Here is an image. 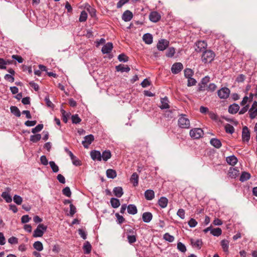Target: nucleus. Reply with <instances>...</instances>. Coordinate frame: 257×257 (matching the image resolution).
Masks as SVG:
<instances>
[{"label": "nucleus", "instance_id": "c756f323", "mask_svg": "<svg viewBox=\"0 0 257 257\" xmlns=\"http://www.w3.org/2000/svg\"><path fill=\"white\" fill-rule=\"evenodd\" d=\"M83 249L85 253H89L91 250V245L88 241H86L83 244Z\"/></svg>", "mask_w": 257, "mask_h": 257}, {"label": "nucleus", "instance_id": "37998d69", "mask_svg": "<svg viewBox=\"0 0 257 257\" xmlns=\"http://www.w3.org/2000/svg\"><path fill=\"white\" fill-rule=\"evenodd\" d=\"M87 18V13L83 11L81 13L80 17H79V21L81 22H85Z\"/></svg>", "mask_w": 257, "mask_h": 257}, {"label": "nucleus", "instance_id": "864d4df0", "mask_svg": "<svg viewBox=\"0 0 257 257\" xmlns=\"http://www.w3.org/2000/svg\"><path fill=\"white\" fill-rule=\"evenodd\" d=\"M62 192L64 195L66 196L67 197H70L71 195V192L69 187H66L62 190Z\"/></svg>", "mask_w": 257, "mask_h": 257}, {"label": "nucleus", "instance_id": "8fccbe9b", "mask_svg": "<svg viewBox=\"0 0 257 257\" xmlns=\"http://www.w3.org/2000/svg\"><path fill=\"white\" fill-rule=\"evenodd\" d=\"M221 245L224 251H227L228 248V241L226 240H222L221 242Z\"/></svg>", "mask_w": 257, "mask_h": 257}, {"label": "nucleus", "instance_id": "72a5a7b5", "mask_svg": "<svg viewBox=\"0 0 257 257\" xmlns=\"http://www.w3.org/2000/svg\"><path fill=\"white\" fill-rule=\"evenodd\" d=\"M106 175L108 178L113 179L116 176V173L113 169H108L106 171Z\"/></svg>", "mask_w": 257, "mask_h": 257}, {"label": "nucleus", "instance_id": "2f4dec72", "mask_svg": "<svg viewBox=\"0 0 257 257\" xmlns=\"http://www.w3.org/2000/svg\"><path fill=\"white\" fill-rule=\"evenodd\" d=\"M110 202L112 207L114 208L118 207L120 204L119 200L114 198H112Z\"/></svg>", "mask_w": 257, "mask_h": 257}, {"label": "nucleus", "instance_id": "13d9d810", "mask_svg": "<svg viewBox=\"0 0 257 257\" xmlns=\"http://www.w3.org/2000/svg\"><path fill=\"white\" fill-rule=\"evenodd\" d=\"M177 215L179 216L181 219H183L185 218V210L183 209H179L178 210Z\"/></svg>", "mask_w": 257, "mask_h": 257}, {"label": "nucleus", "instance_id": "412c9836", "mask_svg": "<svg viewBox=\"0 0 257 257\" xmlns=\"http://www.w3.org/2000/svg\"><path fill=\"white\" fill-rule=\"evenodd\" d=\"M143 39L147 44H151L153 42V36L149 33H147L144 35Z\"/></svg>", "mask_w": 257, "mask_h": 257}, {"label": "nucleus", "instance_id": "338daca9", "mask_svg": "<svg viewBox=\"0 0 257 257\" xmlns=\"http://www.w3.org/2000/svg\"><path fill=\"white\" fill-rule=\"evenodd\" d=\"M31 218L28 215H23L21 218V221L23 223H26L28 222Z\"/></svg>", "mask_w": 257, "mask_h": 257}, {"label": "nucleus", "instance_id": "a878e982", "mask_svg": "<svg viewBox=\"0 0 257 257\" xmlns=\"http://www.w3.org/2000/svg\"><path fill=\"white\" fill-rule=\"evenodd\" d=\"M239 106L238 105L233 104L230 105L228 108V112L231 114L236 113L239 110Z\"/></svg>", "mask_w": 257, "mask_h": 257}, {"label": "nucleus", "instance_id": "3c124183", "mask_svg": "<svg viewBox=\"0 0 257 257\" xmlns=\"http://www.w3.org/2000/svg\"><path fill=\"white\" fill-rule=\"evenodd\" d=\"M175 53V50L173 47H170L167 51L166 56L168 57H172Z\"/></svg>", "mask_w": 257, "mask_h": 257}, {"label": "nucleus", "instance_id": "6e6552de", "mask_svg": "<svg viewBox=\"0 0 257 257\" xmlns=\"http://www.w3.org/2000/svg\"><path fill=\"white\" fill-rule=\"evenodd\" d=\"M183 68V64L180 62L174 63L171 67V71L173 74L179 73Z\"/></svg>", "mask_w": 257, "mask_h": 257}, {"label": "nucleus", "instance_id": "9d476101", "mask_svg": "<svg viewBox=\"0 0 257 257\" xmlns=\"http://www.w3.org/2000/svg\"><path fill=\"white\" fill-rule=\"evenodd\" d=\"M250 132L247 126H244L242 132V139L243 142H248L250 139Z\"/></svg>", "mask_w": 257, "mask_h": 257}, {"label": "nucleus", "instance_id": "c85d7f7f", "mask_svg": "<svg viewBox=\"0 0 257 257\" xmlns=\"http://www.w3.org/2000/svg\"><path fill=\"white\" fill-rule=\"evenodd\" d=\"M130 180L131 182L133 183L134 186L138 185L139 176L136 173H134L132 174Z\"/></svg>", "mask_w": 257, "mask_h": 257}, {"label": "nucleus", "instance_id": "a18cd8bd", "mask_svg": "<svg viewBox=\"0 0 257 257\" xmlns=\"http://www.w3.org/2000/svg\"><path fill=\"white\" fill-rule=\"evenodd\" d=\"M49 164L50 165V167L52 170V171L54 173H57L59 171V167L58 166L55 164V163L53 161H50L49 162Z\"/></svg>", "mask_w": 257, "mask_h": 257}, {"label": "nucleus", "instance_id": "bb28decb", "mask_svg": "<svg viewBox=\"0 0 257 257\" xmlns=\"http://www.w3.org/2000/svg\"><path fill=\"white\" fill-rule=\"evenodd\" d=\"M227 163L232 166L235 165L237 162V159L234 156H231L226 158Z\"/></svg>", "mask_w": 257, "mask_h": 257}, {"label": "nucleus", "instance_id": "7c9ffc66", "mask_svg": "<svg viewBox=\"0 0 257 257\" xmlns=\"http://www.w3.org/2000/svg\"><path fill=\"white\" fill-rule=\"evenodd\" d=\"M210 144L216 148H219L221 146V142L217 139H212L210 140Z\"/></svg>", "mask_w": 257, "mask_h": 257}, {"label": "nucleus", "instance_id": "e433bc0d", "mask_svg": "<svg viewBox=\"0 0 257 257\" xmlns=\"http://www.w3.org/2000/svg\"><path fill=\"white\" fill-rule=\"evenodd\" d=\"M193 74V71L190 68H186L184 70V75L187 79L192 78Z\"/></svg>", "mask_w": 257, "mask_h": 257}, {"label": "nucleus", "instance_id": "c03bdc74", "mask_svg": "<svg viewBox=\"0 0 257 257\" xmlns=\"http://www.w3.org/2000/svg\"><path fill=\"white\" fill-rule=\"evenodd\" d=\"M86 10L91 17H94L96 16V10L94 8L91 7L90 6H88V7L86 8Z\"/></svg>", "mask_w": 257, "mask_h": 257}, {"label": "nucleus", "instance_id": "4468645a", "mask_svg": "<svg viewBox=\"0 0 257 257\" xmlns=\"http://www.w3.org/2000/svg\"><path fill=\"white\" fill-rule=\"evenodd\" d=\"M90 156L92 160L100 161L101 160V155L98 151H92L90 153Z\"/></svg>", "mask_w": 257, "mask_h": 257}, {"label": "nucleus", "instance_id": "5701e85b", "mask_svg": "<svg viewBox=\"0 0 257 257\" xmlns=\"http://www.w3.org/2000/svg\"><path fill=\"white\" fill-rule=\"evenodd\" d=\"M161 105L160 106V107L162 109L169 108V105L168 104L169 100L167 97L161 98Z\"/></svg>", "mask_w": 257, "mask_h": 257}, {"label": "nucleus", "instance_id": "ea45409f", "mask_svg": "<svg viewBox=\"0 0 257 257\" xmlns=\"http://www.w3.org/2000/svg\"><path fill=\"white\" fill-rule=\"evenodd\" d=\"M41 139V135L40 134H36L31 136L30 141L33 143L38 142Z\"/></svg>", "mask_w": 257, "mask_h": 257}, {"label": "nucleus", "instance_id": "cd10ccee", "mask_svg": "<svg viewBox=\"0 0 257 257\" xmlns=\"http://www.w3.org/2000/svg\"><path fill=\"white\" fill-rule=\"evenodd\" d=\"M111 155L110 151L105 150L102 152L101 155V159L104 161H107L109 159L111 158Z\"/></svg>", "mask_w": 257, "mask_h": 257}, {"label": "nucleus", "instance_id": "6e6d98bb", "mask_svg": "<svg viewBox=\"0 0 257 257\" xmlns=\"http://www.w3.org/2000/svg\"><path fill=\"white\" fill-rule=\"evenodd\" d=\"M188 223L190 227H194L197 225L198 222L195 219L191 218Z\"/></svg>", "mask_w": 257, "mask_h": 257}, {"label": "nucleus", "instance_id": "a19ab883", "mask_svg": "<svg viewBox=\"0 0 257 257\" xmlns=\"http://www.w3.org/2000/svg\"><path fill=\"white\" fill-rule=\"evenodd\" d=\"M225 129L226 133L232 134L234 132V128L232 125L230 124H226L225 125Z\"/></svg>", "mask_w": 257, "mask_h": 257}, {"label": "nucleus", "instance_id": "79ce46f5", "mask_svg": "<svg viewBox=\"0 0 257 257\" xmlns=\"http://www.w3.org/2000/svg\"><path fill=\"white\" fill-rule=\"evenodd\" d=\"M61 112L63 117V120L65 123L67 122L68 118L70 116V113L66 112L63 109H61Z\"/></svg>", "mask_w": 257, "mask_h": 257}, {"label": "nucleus", "instance_id": "9b49d317", "mask_svg": "<svg viewBox=\"0 0 257 257\" xmlns=\"http://www.w3.org/2000/svg\"><path fill=\"white\" fill-rule=\"evenodd\" d=\"M94 136L92 135L86 136L84 137V140L82 141V144L84 148H87L94 141Z\"/></svg>", "mask_w": 257, "mask_h": 257}, {"label": "nucleus", "instance_id": "7ed1b4c3", "mask_svg": "<svg viewBox=\"0 0 257 257\" xmlns=\"http://www.w3.org/2000/svg\"><path fill=\"white\" fill-rule=\"evenodd\" d=\"M47 226L43 224H40L37 228L34 230L33 236L34 237H41L47 229Z\"/></svg>", "mask_w": 257, "mask_h": 257}, {"label": "nucleus", "instance_id": "0e129e2a", "mask_svg": "<svg viewBox=\"0 0 257 257\" xmlns=\"http://www.w3.org/2000/svg\"><path fill=\"white\" fill-rule=\"evenodd\" d=\"M216 86L215 84L210 83L208 85L206 90L208 91H213L216 89Z\"/></svg>", "mask_w": 257, "mask_h": 257}, {"label": "nucleus", "instance_id": "dca6fc26", "mask_svg": "<svg viewBox=\"0 0 257 257\" xmlns=\"http://www.w3.org/2000/svg\"><path fill=\"white\" fill-rule=\"evenodd\" d=\"M239 174V171L235 168H230L228 171V175L231 178H235Z\"/></svg>", "mask_w": 257, "mask_h": 257}, {"label": "nucleus", "instance_id": "0eeeda50", "mask_svg": "<svg viewBox=\"0 0 257 257\" xmlns=\"http://www.w3.org/2000/svg\"><path fill=\"white\" fill-rule=\"evenodd\" d=\"M169 44V42L168 40L161 39L159 41L157 47L159 50L164 51L168 47Z\"/></svg>", "mask_w": 257, "mask_h": 257}, {"label": "nucleus", "instance_id": "6ab92c4d", "mask_svg": "<svg viewBox=\"0 0 257 257\" xmlns=\"http://www.w3.org/2000/svg\"><path fill=\"white\" fill-rule=\"evenodd\" d=\"M190 241L193 247H196L198 249H200L202 245V240L200 239H198L196 240L194 239H191Z\"/></svg>", "mask_w": 257, "mask_h": 257}, {"label": "nucleus", "instance_id": "c9c22d12", "mask_svg": "<svg viewBox=\"0 0 257 257\" xmlns=\"http://www.w3.org/2000/svg\"><path fill=\"white\" fill-rule=\"evenodd\" d=\"M2 197L6 200L8 203H10L12 201V199L9 193L7 192H4L2 194Z\"/></svg>", "mask_w": 257, "mask_h": 257}, {"label": "nucleus", "instance_id": "4d7b16f0", "mask_svg": "<svg viewBox=\"0 0 257 257\" xmlns=\"http://www.w3.org/2000/svg\"><path fill=\"white\" fill-rule=\"evenodd\" d=\"M8 65V62L6 61L4 59L0 58V69H6V65Z\"/></svg>", "mask_w": 257, "mask_h": 257}, {"label": "nucleus", "instance_id": "e2e57ef3", "mask_svg": "<svg viewBox=\"0 0 257 257\" xmlns=\"http://www.w3.org/2000/svg\"><path fill=\"white\" fill-rule=\"evenodd\" d=\"M196 83V81L193 78H190L188 79V86H192L195 85Z\"/></svg>", "mask_w": 257, "mask_h": 257}, {"label": "nucleus", "instance_id": "39448f33", "mask_svg": "<svg viewBox=\"0 0 257 257\" xmlns=\"http://www.w3.org/2000/svg\"><path fill=\"white\" fill-rule=\"evenodd\" d=\"M230 90L227 87H223L219 89L217 93L219 98L221 99H226L229 97Z\"/></svg>", "mask_w": 257, "mask_h": 257}, {"label": "nucleus", "instance_id": "473e14b6", "mask_svg": "<svg viewBox=\"0 0 257 257\" xmlns=\"http://www.w3.org/2000/svg\"><path fill=\"white\" fill-rule=\"evenodd\" d=\"M33 246L35 249L39 251H41L43 249V245L41 242L37 241L33 244Z\"/></svg>", "mask_w": 257, "mask_h": 257}, {"label": "nucleus", "instance_id": "69168bd1", "mask_svg": "<svg viewBox=\"0 0 257 257\" xmlns=\"http://www.w3.org/2000/svg\"><path fill=\"white\" fill-rule=\"evenodd\" d=\"M128 241L130 243L132 244L136 241V237L135 235H129L127 237Z\"/></svg>", "mask_w": 257, "mask_h": 257}, {"label": "nucleus", "instance_id": "f8f14e48", "mask_svg": "<svg viewBox=\"0 0 257 257\" xmlns=\"http://www.w3.org/2000/svg\"><path fill=\"white\" fill-rule=\"evenodd\" d=\"M161 15L157 12H152L150 13L149 19L151 21L156 23L161 19Z\"/></svg>", "mask_w": 257, "mask_h": 257}, {"label": "nucleus", "instance_id": "2eb2a0df", "mask_svg": "<svg viewBox=\"0 0 257 257\" xmlns=\"http://www.w3.org/2000/svg\"><path fill=\"white\" fill-rule=\"evenodd\" d=\"M112 48V44L111 43H107L102 47L101 51L103 54H107L110 52Z\"/></svg>", "mask_w": 257, "mask_h": 257}, {"label": "nucleus", "instance_id": "f3484780", "mask_svg": "<svg viewBox=\"0 0 257 257\" xmlns=\"http://www.w3.org/2000/svg\"><path fill=\"white\" fill-rule=\"evenodd\" d=\"M145 197L147 200H152L155 197V193L153 190L148 189L145 192Z\"/></svg>", "mask_w": 257, "mask_h": 257}, {"label": "nucleus", "instance_id": "603ef678", "mask_svg": "<svg viewBox=\"0 0 257 257\" xmlns=\"http://www.w3.org/2000/svg\"><path fill=\"white\" fill-rule=\"evenodd\" d=\"M164 238L170 242H173L174 240V237L168 233H166L164 235Z\"/></svg>", "mask_w": 257, "mask_h": 257}, {"label": "nucleus", "instance_id": "680f3d73", "mask_svg": "<svg viewBox=\"0 0 257 257\" xmlns=\"http://www.w3.org/2000/svg\"><path fill=\"white\" fill-rule=\"evenodd\" d=\"M8 242L11 244H17L18 243V239L14 236H12L8 239Z\"/></svg>", "mask_w": 257, "mask_h": 257}, {"label": "nucleus", "instance_id": "052dcab7", "mask_svg": "<svg viewBox=\"0 0 257 257\" xmlns=\"http://www.w3.org/2000/svg\"><path fill=\"white\" fill-rule=\"evenodd\" d=\"M118 59L119 61L127 62L128 61V57L124 54H121L118 55Z\"/></svg>", "mask_w": 257, "mask_h": 257}, {"label": "nucleus", "instance_id": "f257e3e1", "mask_svg": "<svg viewBox=\"0 0 257 257\" xmlns=\"http://www.w3.org/2000/svg\"><path fill=\"white\" fill-rule=\"evenodd\" d=\"M215 57V54L211 50H206L202 55V61L205 63H210Z\"/></svg>", "mask_w": 257, "mask_h": 257}, {"label": "nucleus", "instance_id": "ddd939ff", "mask_svg": "<svg viewBox=\"0 0 257 257\" xmlns=\"http://www.w3.org/2000/svg\"><path fill=\"white\" fill-rule=\"evenodd\" d=\"M133 17V14L132 12H131L129 10L125 11L122 15V19L124 22H129L130 21Z\"/></svg>", "mask_w": 257, "mask_h": 257}, {"label": "nucleus", "instance_id": "f704fd0d", "mask_svg": "<svg viewBox=\"0 0 257 257\" xmlns=\"http://www.w3.org/2000/svg\"><path fill=\"white\" fill-rule=\"evenodd\" d=\"M11 111L12 113L17 117L21 116V112L19 108L15 106H12L10 107Z\"/></svg>", "mask_w": 257, "mask_h": 257}, {"label": "nucleus", "instance_id": "393cba45", "mask_svg": "<svg viewBox=\"0 0 257 257\" xmlns=\"http://www.w3.org/2000/svg\"><path fill=\"white\" fill-rule=\"evenodd\" d=\"M168 202V199L165 197H161L158 201V204L162 208H165L167 206Z\"/></svg>", "mask_w": 257, "mask_h": 257}, {"label": "nucleus", "instance_id": "f03ea898", "mask_svg": "<svg viewBox=\"0 0 257 257\" xmlns=\"http://www.w3.org/2000/svg\"><path fill=\"white\" fill-rule=\"evenodd\" d=\"M179 127L183 128H188L190 127V120L185 115H182L178 119Z\"/></svg>", "mask_w": 257, "mask_h": 257}, {"label": "nucleus", "instance_id": "49530a36", "mask_svg": "<svg viewBox=\"0 0 257 257\" xmlns=\"http://www.w3.org/2000/svg\"><path fill=\"white\" fill-rule=\"evenodd\" d=\"M71 119L72 123L75 124L79 123L81 120V118L78 116V114L73 115L71 116Z\"/></svg>", "mask_w": 257, "mask_h": 257}, {"label": "nucleus", "instance_id": "1a4fd4ad", "mask_svg": "<svg viewBox=\"0 0 257 257\" xmlns=\"http://www.w3.org/2000/svg\"><path fill=\"white\" fill-rule=\"evenodd\" d=\"M207 43L204 41H199L196 43L195 51L197 52L203 51L207 47Z\"/></svg>", "mask_w": 257, "mask_h": 257}, {"label": "nucleus", "instance_id": "774afa93", "mask_svg": "<svg viewBox=\"0 0 257 257\" xmlns=\"http://www.w3.org/2000/svg\"><path fill=\"white\" fill-rule=\"evenodd\" d=\"M76 207L72 204H71L70 205V214L71 216H72L76 212Z\"/></svg>", "mask_w": 257, "mask_h": 257}, {"label": "nucleus", "instance_id": "09e8293b", "mask_svg": "<svg viewBox=\"0 0 257 257\" xmlns=\"http://www.w3.org/2000/svg\"><path fill=\"white\" fill-rule=\"evenodd\" d=\"M43 128V124H39L37 125L35 127L32 129V132L33 134L40 132Z\"/></svg>", "mask_w": 257, "mask_h": 257}, {"label": "nucleus", "instance_id": "b1692460", "mask_svg": "<svg viewBox=\"0 0 257 257\" xmlns=\"http://www.w3.org/2000/svg\"><path fill=\"white\" fill-rule=\"evenodd\" d=\"M113 192L117 197H120L123 195V190L121 187H115L113 190Z\"/></svg>", "mask_w": 257, "mask_h": 257}, {"label": "nucleus", "instance_id": "20e7f679", "mask_svg": "<svg viewBox=\"0 0 257 257\" xmlns=\"http://www.w3.org/2000/svg\"><path fill=\"white\" fill-rule=\"evenodd\" d=\"M203 131L200 128H195L190 131V136L194 139H198L202 137L203 135Z\"/></svg>", "mask_w": 257, "mask_h": 257}, {"label": "nucleus", "instance_id": "a211bd4d", "mask_svg": "<svg viewBox=\"0 0 257 257\" xmlns=\"http://www.w3.org/2000/svg\"><path fill=\"white\" fill-rule=\"evenodd\" d=\"M117 71L121 72H128L130 70V68L127 65L124 64H119L115 67Z\"/></svg>", "mask_w": 257, "mask_h": 257}, {"label": "nucleus", "instance_id": "de8ad7c7", "mask_svg": "<svg viewBox=\"0 0 257 257\" xmlns=\"http://www.w3.org/2000/svg\"><path fill=\"white\" fill-rule=\"evenodd\" d=\"M14 201L18 205H21L23 201L22 198L17 195H15L13 198Z\"/></svg>", "mask_w": 257, "mask_h": 257}, {"label": "nucleus", "instance_id": "58836bf2", "mask_svg": "<svg viewBox=\"0 0 257 257\" xmlns=\"http://www.w3.org/2000/svg\"><path fill=\"white\" fill-rule=\"evenodd\" d=\"M222 230L220 228H216L211 229V233L216 236H218L221 234Z\"/></svg>", "mask_w": 257, "mask_h": 257}, {"label": "nucleus", "instance_id": "bf43d9fd", "mask_svg": "<svg viewBox=\"0 0 257 257\" xmlns=\"http://www.w3.org/2000/svg\"><path fill=\"white\" fill-rule=\"evenodd\" d=\"M177 248L179 250H180L181 251H182L183 252L186 251V246H185V245L180 242L178 243Z\"/></svg>", "mask_w": 257, "mask_h": 257}, {"label": "nucleus", "instance_id": "5fc2aeb1", "mask_svg": "<svg viewBox=\"0 0 257 257\" xmlns=\"http://www.w3.org/2000/svg\"><path fill=\"white\" fill-rule=\"evenodd\" d=\"M251 101V98L248 97V96H245L243 97L242 100L240 102V105L241 106L246 105V104L248 102Z\"/></svg>", "mask_w": 257, "mask_h": 257}, {"label": "nucleus", "instance_id": "4be33fe9", "mask_svg": "<svg viewBox=\"0 0 257 257\" xmlns=\"http://www.w3.org/2000/svg\"><path fill=\"white\" fill-rule=\"evenodd\" d=\"M127 211L129 214L133 215H135L138 212L137 207L134 204L128 205L127 207Z\"/></svg>", "mask_w": 257, "mask_h": 257}, {"label": "nucleus", "instance_id": "aec40b11", "mask_svg": "<svg viewBox=\"0 0 257 257\" xmlns=\"http://www.w3.org/2000/svg\"><path fill=\"white\" fill-rule=\"evenodd\" d=\"M152 218L153 215L150 212H146L143 214L142 219L145 222L148 223L150 222L152 219Z\"/></svg>", "mask_w": 257, "mask_h": 257}, {"label": "nucleus", "instance_id": "4c0bfd02", "mask_svg": "<svg viewBox=\"0 0 257 257\" xmlns=\"http://www.w3.org/2000/svg\"><path fill=\"white\" fill-rule=\"evenodd\" d=\"M250 177V174L248 173L244 172L242 173L240 177V181L241 182H244L249 179Z\"/></svg>", "mask_w": 257, "mask_h": 257}, {"label": "nucleus", "instance_id": "423d86ee", "mask_svg": "<svg viewBox=\"0 0 257 257\" xmlns=\"http://www.w3.org/2000/svg\"><path fill=\"white\" fill-rule=\"evenodd\" d=\"M249 117L251 119H254L257 116V102L254 101L248 110Z\"/></svg>", "mask_w": 257, "mask_h": 257}]
</instances>
